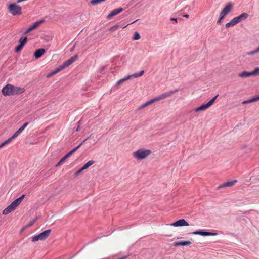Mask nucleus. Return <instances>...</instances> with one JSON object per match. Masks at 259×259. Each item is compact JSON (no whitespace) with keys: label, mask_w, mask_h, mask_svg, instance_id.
<instances>
[{"label":"nucleus","mask_w":259,"mask_h":259,"mask_svg":"<svg viewBox=\"0 0 259 259\" xmlns=\"http://www.w3.org/2000/svg\"><path fill=\"white\" fill-rule=\"evenodd\" d=\"M248 17V14L247 13L244 12V13H242L241 15H240L237 17H235L234 18L235 19V20H236L237 23H238L240 22H241V21L244 20L246 19H247Z\"/></svg>","instance_id":"obj_10"},{"label":"nucleus","mask_w":259,"mask_h":259,"mask_svg":"<svg viewBox=\"0 0 259 259\" xmlns=\"http://www.w3.org/2000/svg\"><path fill=\"white\" fill-rule=\"evenodd\" d=\"M78 58V55H75L73 56L70 58L68 60H66L64 62H63V64L65 66V68L69 66L70 65H71L72 63L74 62Z\"/></svg>","instance_id":"obj_9"},{"label":"nucleus","mask_w":259,"mask_h":259,"mask_svg":"<svg viewBox=\"0 0 259 259\" xmlns=\"http://www.w3.org/2000/svg\"><path fill=\"white\" fill-rule=\"evenodd\" d=\"M44 22V20H41L35 22L33 24V25L31 26L32 29L36 28L41 23Z\"/></svg>","instance_id":"obj_25"},{"label":"nucleus","mask_w":259,"mask_h":259,"mask_svg":"<svg viewBox=\"0 0 259 259\" xmlns=\"http://www.w3.org/2000/svg\"><path fill=\"white\" fill-rule=\"evenodd\" d=\"M82 145V143H80L77 146L74 148L71 151L73 153L75 151H76Z\"/></svg>","instance_id":"obj_35"},{"label":"nucleus","mask_w":259,"mask_h":259,"mask_svg":"<svg viewBox=\"0 0 259 259\" xmlns=\"http://www.w3.org/2000/svg\"><path fill=\"white\" fill-rule=\"evenodd\" d=\"M169 96V94H167V92L164 93L154 98L155 101H159L161 99H163L165 98L166 97H167Z\"/></svg>","instance_id":"obj_19"},{"label":"nucleus","mask_w":259,"mask_h":259,"mask_svg":"<svg viewBox=\"0 0 259 259\" xmlns=\"http://www.w3.org/2000/svg\"><path fill=\"white\" fill-rule=\"evenodd\" d=\"M51 232V229L46 230L42 233L32 237L31 241L32 242H35L38 240H45L49 237Z\"/></svg>","instance_id":"obj_3"},{"label":"nucleus","mask_w":259,"mask_h":259,"mask_svg":"<svg viewBox=\"0 0 259 259\" xmlns=\"http://www.w3.org/2000/svg\"><path fill=\"white\" fill-rule=\"evenodd\" d=\"M46 50L44 48H40L36 50L34 53V56L36 59L41 57L45 53Z\"/></svg>","instance_id":"obj_11"},{"label":"nucleus","mask_w":259,"mask_h":259,"mask_svg":"<svg viewBox=\"0 0 259 259\" xmlns=\"http://www.w3.org/2000/svg\"><path fill=\"white\" fill-rule=\"evenodd\" d=\"M253 75L252 71L251 72H247V71H243L242 72L239 73L238 76L242 78H246L250 76Z\"/></svg>","instance_id":"obj_17"},{"label":"nucleus","mask_w":259,"mask_h":259,"mask_svg":"<svg viewBox=\"0 0 259 259\" xmlns=\"http://www.w3.org/2000/svg\"><path fill=\"white\" fill-rule=\"evenodd\" d=\"M62 163H60V161L58 162V163L56 164V166L57 167L59 165H60L61 164H62Z\"/></svg>","instance_id":"obj_50"},{"label":"nucleus","mask_w":259,"mask_h":259,"mask_svg":"<svg viewBox=\"0 0 259 259\" xmlns=\"http://www.w3.org/2000/svg\"><path fill=\"white\" fill-rule=\"evenodd\" d=\"M170 20H171V21H176V22H177L178 19H177V18H170Z\"/></svg>","instance_id":"obj_49"},{"label":"nucleus","mask_w":259,"mask_h":259,"mask_svg":"<svg viewBox=\"0 0 259 259\" xmlns=\"http://www.w3.org/2000/svg\"><path fill=\"white\" fill-rule=\"evenodd\" d=\"M13 85L11 84H8L4 86L2 90L3 95L5 96L14 95Z\"/></svg>","instance_id":"obj_5"},{"label":"nucleus","mask_w":259,"mask_h":259,"mask_svg":"<svg viewBox=\"0 0 259 259\" xmlns=\"http://www.w3.org/2000/svg\"><path fill=\"white\" fill-rule=\"evenodd\" d=\"M67 158V156H66L65 155L64 156H63L60 160V163H64L66 159Z\"/></svg>","instance_id":"obj_38"},{"label":"nucleus","mask_w":259,"mask_h":259,"mask_svg":"<svg viewBox=\"0 0 259 259\" xmlns=\"http://www.w3.org/2000/svg\"><path fill=\"white\" fill-rule=\"evenodd\" d=\"M9 12L13 16L20 15L22 14V8L15 3H11L8 6Z\"/></svg>","instance_id":"obj_2"},{"label":"nucleus","mask_w":259,"mask_h":259,"mask_svg":"<svg viewBox=\"0 0 259 259\" xmlns=\"http://www.w3.org/2000/svg\"><path fill=\"white\" fill-rule=\"evenodd\" d=\"M138 21V20H135V21H133V22L131 23H130V24H133V23H134L135 22H136V21ZM128 25H130V24H128L126 25V26H123V27H122V28H125L127 26H128Z\"/></svg>","instance_id":"obj_48"},{"label":"nucleus","mask_w":259,"mask_h":259,"mask_svg":"<svg viewBox=\"0 0 259 259\" xmlns=\"http://www.w3.org/2000/svg\"><path fill=\"white\" fill-rule=\"evenodd\" d=\"M27 40V38L26 37H21L19 39V45H21L24 47V45L26 43Z\"/></svg>","instance_id":"obj_26"},{"label":"nucleus","mask_w":259,"mask_h":259,"mask_svg":"<svg viewBox=\"0 0 259 259\" xmlns=\"http://www.w3.org/2000/svg\"><path fill=\"white\" fill-rule=\"evenodd\" d=\"M208 108L209 107H208V106L206 104H203V105H201L200 106H199V107L195 108L194 111L195 112H199L200 111L205 110Z\"/></svg>","instance_id":"obj_21"},{"label":"nucleus","mask_w":259,"mask_h":259,"mask_svg":"<svg viewBox=\"0 0 259 259\" xmlns=\"http://www.w3.org/2000/svg\"><path fill=\"white\" fill-rule=\"evenodd\" d=\"M144 71L143 70H142L139 72H137V73H134L132 75H128L126 77L119 80L116 82V85H119V84L123 83L125 81H126L128 79H131L132 78H137V77H140V76H142L144 74Z\"/></svg>","instance_id":"obj_4"},{"label":"nucleus","mask_w":259,"mask_h":259,"mask_svg":"<svg viewBox=\"0 0 259 259\" xmlns=\"http://www.w3.org/2000/svg\"><path fill=\"white\" fill-rule=\"evenodd\" d=\"M95 163L93 160H90L88 161L82 167V168L84 170L88 169L90 166L93 165Z\"/></svg>","instance_id":"obj_23"},{"label":"nucleus","mask_w":259,"mask_h":259,"mask_svg":"<svg viewBox=\"0 0 259 259\" xmlns=\"http://www.w3.org/2000/svg\"><path fill=\"white\" fill-rule=\"evenodd\" d=\"M252 73L253 75H259V67L255 68Z\"/></svg>","instance_id":"obj_31"},{"label":"nucleus","mask_w":259,"mask_h":259,"mask_svg":"<svg viewBox=\"0 0 259 259\" xmlns=\"http://www.w3.org/2000/svg\"><path fill=\"white\" fill-rule=\"evenodd\" d=\"M77 123H78V126H77V128H76V131H77V132H78V131H80V121H78V122H77Z\"/></svg>","instance_id":"obj_45"},{"label":"nucleus","mask_w":259,"mask_h":259,"mask_svg":"<svg viewBox=\"0 0 259 259\" xmlns=\"http://www.w3.org/2000/svg\"><path fill=\"white\" fill-rule=\"evenodd\" d=\"M72 153L73 152L71 151H70L67 154H66L65 156H67V158H68Z\"/></svg>","instance_id":"obj_47"},{"label":"nucleus","mask_w":259,"mask_h":259,"mask_svg":"<svg viewBox=\"0 0 259 259\" xmlns=\"http://www.w3.org/2000/svg\"><path fill=\"white\" fill-rule=\"evenodd\" d=\"M75 47V46H73V48H72L71 50V51H72L74 49V48Z\"/></svg>","instance_id":"obj_55"},{"label":"nucleus","mask_w":259,"mask_h":259,"mask_svg":"<svg viewBox=\"0 0 259 259\" xmlns=\"http://www.w3.org/2000/svg\"><path fill=\"white\" fill-rule=\"evenodd\" d=\"M123 11V9L122 8H119L115 9L111 11V12L107 15V18L110 19L113 16L118 14Z\"/></svg>","instance_id":"obj_8"},{"label":"nucleus","mask_w":259,"mask_h":259,"mask_svg":"<svg viewBox=\"0 0 259 259\" xmlns=\"http://www.w3.org/2000/svg\"><path fill=\"white\" fill-rule=\"evenodd\" d=\"M219 95H217L215 96H214L212 99H211L208 102L206 103L208 107H210L214 102L215 99L218 97Z\"/></svg>","instance_id":"obj_27"},{"label":"nucleus","mask_w":259,"mask_h":259,"mask_svg":"<svg viewBox=\"0 0 259 259\" xmlns=\"http://www.w3.org/2000/svg\"><path fill=\"white\" fill-rule=\"evenodd\" d=\"M170 225L174 227H183L189 226V224L185 219H181L170 224Z\"/></svg>","instance_id":"obj_7"},{"label":"nucleus","mask_w":259,"mask_h":259,"mask_svg":"<svg viewBox=\"0 0 259 259\" xmlns=\"http://www.w3.org/2000/svg\"><path fill=\"white\" fill-rule=\"evenodd\" d=\"M233 8V5L231 3H228L225 8L222 10V12L225 14L227 15Z\"/></svg>","instance_id":"obj_14"},{"label":"nucleus","mask_w":259,"mask_h":259,"mask_svg":"<svg viewBox=\"0 0 259 259\" xmlns=\"http://www.w3.org/2000/svg\"><path fill=\"white\" fill-rule=\"evenodd\" d=\"M126 257V256H123V257H120L118 259H125Z\"/></svg>","instance_id":"obj_54"},{"label":"nucleus","mask_w":259,"mask_h":259,"mask_svg":"<svg viewBox=\"0 0 259 259\" xmlns=\"http://www.w3.org/2000/svg\"><path fill=\"white\" fill-rule=\"evenodd\" d=\"M150 105L148 103V101H147L146 103H145L144 104H143L141 106V108H144L148 105Z\"/></svg>","instance_id":"obj_44"},{"label":"nucleus","mask_w":259,"mask_h":259,"mask_svg":"<svg viewBox=\"0 0 259 259\" xmlns=\"http://www.w3.org/2000/svg\"><path fill=\"white\" fill-rule=\"evenodd\" d=\"M82 171H83V169H82V167H81L78 170H77V171L75 172V173L74 174V175L75 176H77L79 174H80Z\"/></svg>","instance_id":"obj_36"},{"label":"nucleus","mask_w":259,"mask_h":259,"mask_svg":"<svg viewBox=\"0 0 259 259\" xmlns=\"http://www.w3.org/2000/svg\"><path fill=\"white\" fill-rule=\"evenodd\" d=\"M190 234L194 235H199L202 236H216L217 235V233L209 232L204 230H197L191 233Z\"/></svg>","instance_id":"obj_6"},{"label":"nucleus","mask_w":259,"mask_h":259,"mask_svg":"<svg viewBox=\"0 0 259 259\" xmlns=\"http://www.w3.org/2000/svg\"><path fill=\"white\" fill-rule=\"evenodd\" d=\"M221 20H222L221 19H220V18H219V19H218V20L217 21V24L220 23L221 22Z\"/></svg>","instance_id":"obj_53"},{"label":"nucleus","mask_w":259,"mask_h":259,"mask_svg":"<svg viewBox=\"0 0 259 259\" xmlns=\"http://www.w3.org/2000/svg\"><path fill=\"white\" fill-rule=\"evenodd\" d=\"M119 25H114L113 26H112L110 29H109V30L110 31H113L114 30H115L116 29H117L118 27H119Z\"/></svg>","instance_id":"obj_34"},{"label":"nucleus","mask_w":259,"mask_h":259,"mask_svg":"<svg viewBox=\"0 0 259 259\" xmlns=\"http://www.w3.org/2000/svg\"><path fill=\"white\" fill-rule=\"evenodd\" d=\"M65 68H66L65 67L64 65L62 64L60 65V66H59L56 68H55L53 71H52L51 72L49 73L48 74V76H51L52 75L56 74L58 72H60L61 70H63V69H64Z\"/></svg>","instance_id":"obj_13"},{"label":"nucleus","mask_w":259,"mask_h":259,"mask_svg":"<svg viewBox=\"0 0 259 259\" xmlns=\"http://www.w3.org/2000/svg\"><path fill=\"white\" fill-rule=\"evenodd\" d=\"M24 91V90L23 88L20 87H15L13 85V91L14 95L18 94L23 93Z\"/></svg>","instance_id":"obj_20"},{"label":"nucleus","mask_w":259,"mask_h":259,"mask_svg":"<svg viewBox=\"0 0 259 259\" xmlns=\"http://www.w3.org/2000/svg\"><path fill=\"white\" fill-rule=\"evenodd\" d=\"M258 100H259V96H256V97H254L251 98L252 102L256 101H257Z\"/></svg>","instance_id":"obj_39"},{"label":"nucleus","mask_w":259,"mask_h":259,"mask_svg":"<svg viewBox=\"0 0 259 259\" xmlns=\"http://www.w3.org/2000/svg\"><path fill=\"white\" fill-rule=\"evenodd\" d=\"M258 52H259V47L253 51L247 52V54L248 55H252Z\"/></svg>","instance_id":"obj_30"},{"label":"nucleus","mask_w":259,"mask_h":259,"mask_svg":"<svg viewBox=\"0 0 259 259\" xmlns=\"http://www.w3.org/2000/svg\"><path fill=\"white\" fill-rule=\"evenodd\" d=\"M179 91V89H175L174 91H171L170 92H167V93L169 94V96H170L171 94H172L174 93L177 92H178Z\"/></svg>","instance_id":"obj_37"},{"label":"nucleus","mask_w":259,"mask_h":259,"mask_svg":"<svg viewBox=\"0 0 259 259\" xmlns=\"http://www.w3.org/2000/svg\"><path fill=\"white\" fill-rule=\"evenodd\" d=\"M14 210V209L13 208V207H12V206H11L10 204L6 208H5L3 211V214L4 215H7L8 214V213H10L11 212L13 211Z\"/></svg>","instance_id":"obj_18"},{"label":"nucleus","mask_w":259,"mask_h":259,"mask_svg":"<svg viewBox=\"0 0 259 259\" xmlns=\"http://www.w3.org/2000/svg\"><path fill=\"white\" fill-rule=\"evenodd\" d=\"M140 38V34L138 32H135L134 34L133 40H139Z\"/></svg>","instance_id":"obj_29"},{"label":"nucleus","mask_w":259,"mask_h":259,"mask_svg":"<svg viewBox=\"0 0 259 259\" xmlns=\"http://www.w3.org/2000/svg\"><path fill=\"white\" fill-rule=\"evenodd\" d=\"M19 200H18V199H16L10 204V205L12 206L14 210L21 203Z\"/></svg>","instance_id":"obj_24"},{"label":"nucleus","mask_w":259,"mask_h":259,"mask_svg":"<svg viewBox=\"0 0 259 259\" xmlns=\"http://www.w3.org/2000/svg\"><path fill=\"white\" fill-rule=\"evenodd\" d=\"M33 29L32 28H31V27L30 26L29 28H28L24 32V34H26L27 33H28L29 32H30L31 31H32Z\"/></svg>","instance_id":"obj_41"},{"label":"nucleus","mask_w":259,"mask_h":259,"mask_svg":"<svg viewBox=\"0 0 259 259\" xmlns=\"http://www.w3.org/2000/svg\"><path fill=\"white\" fill-rule=\"evenodd\" d=\"M237 24L235 18H233L229 22L227 23L225 25V27L226 28L230 27L231 26H234L235 24Z\"/></svg>","instance_id":"obj_22"},{"label":"nucleus","mask_w":259,"mask_h":259,"mask_svg":"<svg viewBox=\"0 0 259 259\" xmlns=\"http://www.w3.org/2000/svg\"><path fill=\"white\" fill-rule=\"evenodd\" d=\"M191 243L192 242L190 241H179L175 242L174 243V246H187L190 245Z\"/></svg>","instance_id":"obj_16"},{"label":"nucleus","mask_w":259,"mask_h":259,"mask_svg":"<svg viewBox=\"0 0 259 259\" xmlns=\"http://www.w3.org/2000/svg\"><path fill=\"white\" fill-rule=\"evenodd\" d=\"M28 122L25 123L20 128H19L13 135L12 138L15 139L16 138L28 125Z\"/></svg>","instance_id":"obj_12"},{"label":"nucleus","mask_w":259,"mask_h":259,"mask_svg":"<svg viewBox=\"0 0 259 259\" xmlns=\"http://www.w3.org/2000/svg\"><path fill=\"white\" fill-rule=\"evenodd\" d=\"M14 138H12V137H11V138H9L8 139H7V140H6L5 141L3 142V143H2L1 144H0V148H2V147H3L4 145H5L6 144H8V143L10 142L12 139H13Z\"/></svg>","instance_id":"obj_28"},{"label":"nucleus","mask_w":259,"mask_h":259,"mask_svg":"<svg viewBox=\"0 0 259 259\" xmlns=\"http://www.w3.org/2000/svg\"><path fill=\"white\" fill-rule=\"evenodd\" d=\"M226 15V14H225L224 13H223L221 11L220 13V14L219 18L222 19Z\"/></svg>","instance_id":"obj_42"},{"label":"nucleus","mask_w":259,"mask_h":259,"mask_svg":"<svg viewBox=\"0 0 259 259\" xmlns=\"http://www.w3.org/2000/svg\"><path fill=\"white\" fill-rule=\"evenodd\" d=\"M151 153V151L148 149H140L133 153V155L138 160L145 158Z\"/></svg>","instance_id":"obj_1"},{"label":"nucleus","mask_w":259,"mask_h":259,"mask_svg":"<svg viewBox=\"0 0 259 259\" xmlns=\"http://www.w3.org/2000/svg\"><path fill=\"white\" fill-rule=\"evenodd\" d=\"M23 46H22L21 45H18L15 49V51L16 52H19L22 48H23Z\"/></svg>","instance_id":"obj_33"},{"label":"nucleus","mask_w":259,"mask_h":259,"mask_svg":"<svg viewBox=\"0 0 259 259\" xmlns=\"http://www.w3.org/2000/svg\"><path fill=\"white\" fill-rule=\"evenodd\" d=\"M36 220H37L36 218H34V219H33L32 220L30 221L27 226L28 227H30V226H32L34 224V223L36 222Z\"/></svg>","instance_id":"obj_32"},{"label":"nucleus","mask_w":259,"mask_h":259,"mask_svg":"<svg viewBox=\"0 0 259 259\" xmlns=\"http://www.w3.org/2000/svg\"><path fill=\"white\" fill-rule=\"evenodd\" d=\"M89 138H87L84 140H83L81 143H82V145L85 142V141H87L88 139H89Z\"/></svg>","instance_id":"obj_52"},{"label":"nucleus","mask_w":259,"mask_h":259,"mask_svg":"<svg viewBox=\"0 0 259 259\" xmlns=\"http://www.w3.org/2000/svg\"><path fill=\"white\" fill-rule=\"evenodd\" d=\"M251 102H252L251 99H249V100L243 101L242 102V104H245L250 103H251Z\"/></svg>","instance_id":"obj_40"},{"label":"nucleus","mask_w":259,"mask_h":259,"mask_svg":"<svg viewBox=\"0 0 259 259\" xmlns=\"http://www.w3.org/2000/svg\"><path fill=\"white\" fill-rule=\"evenodd\" d=\"M189 16V15L188 14H185L184 15V17H185V18H188Z\"/></svg>","instance_id":"obj_51"},{"label":"nucleus","mask_w":259,"mask_h":259,"mask_svg":"<svg viewBox=\"0 0 259 259\" xmlns=\"http://www.w3.org/2000/svg\"><path fill=\"white\" fill-rule=\"evenodd\" d=\"M237 180H234L231 181L227 182L226 183H224L221 185H220L218 187V189H220L221 188L225 187H230L233 186L235 183H236Z\"/></svg>","instance_id":"obj_15"},{"label":"nucleus","mask_w":259,"mask_h":259,"mask_svg":"<svg viewBox=\"0 0 259 259\" xmlns=\"http://www.w3.org/2000/svg\"><path fill=\"white\" fill-rule=\"evenodd\" d=\"M149 104L150 105L155 102V99L153 98L149 101H148Z\"/></svg>","instance_id":"obj_46"},{"label":"nucleus","mask_w":259,"mask_h":259,"mask_svg":"<svg viewBox=\"0 0 259 259\" xmlns=\"http://www.w3.org/2000/svg\"><path fill=\"white\" fill-rule=\"evenodd\" d=\"M25 195L24 194H23L21 197H19L17 199H18V200H20L19 201L21 203L22 201L23 200V199L25 197Z\"/></svg>","instance_id":"obj_43"}]
</instances>
